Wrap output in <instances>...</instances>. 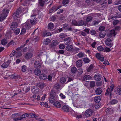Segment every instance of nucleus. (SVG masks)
Here are the masks:
<instances>
[{
  "label": "nucleus",
  "instance_id": "1",
  "mask_svg": "<svg viewBox=\"0 0 121 121\" xmlns=\"http://www.w3.org/2000/svg\"><path fill=\"white\" fill-rule=\"evenodd\" d=\"M36 19H32L30 20H27L25 24V27L26 29H29L31 26V25H32L36 23Z\"/></svg>",
  "mask_w": 121,
  "mask_h": 121
},
{
  "label": "nucleus",
  "instance_id": "2",
  "mask_svg": "<svg viewBox=\"0 0 121 121\" xmlns=\"http://www.w3.org/2000/svg\"><path fill=\"white\" fill-rule=\"evenodd\" d=\"M55 96L57 98L58 96L56 94L55 91L52 90L51 92L50 97L49 99V101L50 103H52L56 101V100L54 98Z\"/></svg>",
  "mask_w": 121,
  "mask_h": 121
},
{
  "label": "nucleus",
  "instance_id": "3",
  "mask_svg": "<svg viewBox=\"0 0 121 121\" xmlns=\"http://www.w3.org/2000/svg\"><path fill=\"white\" fill-rule=\"evenodd\" d=\"M2 13L0 16V22L5 19L9 11L7 9H4L2 10Z\"/></svg>",
  "mask_w": 121,
  "mask_h": 121
},
{
  "label": "nucleus",
  "instance_id": "4",
  "mask_svg": "<svg viewBox=\"0 0 121 121\" xmlns=\"http://www.w3.org/2000/svg\"><path fill=\"white\" fill-rule=\"evenodd\" d=\"M21 10H19L18 9L17 11L14 13L13 15V17L14 18V20L15 21L16 20V18L18 17V16L19 14L21 13Z\"/></svg>",
  "mask_w": 121,
  "mask_h": 121
},
{
  "label": "nucleus",
  "instance_id": "5",
  "mask_svg": "<svg viewBox=\"0 0 121 121\" xmlns=\"http://www.w3.org/2000/svg\"><path fill=\"white\" fill-rule=\"evenodd\" d=\"M92 111L91 109H88L85 111V115L86 117H88L92 115Z\"/></svg>",
  "mask_w": 121,
  "mask_h": 121
},
{
  "label": "nucleus",
  "instance_id": "6",
  "mask_svg": "<svg viewBox=\"0 0 121 121\" xmlns=\"http://www.w3.org/2000/svg\"><path fill=\"white\" fill-rule=\"evenodd\" d=\"M33 54L30 52H27L24 55L25 58L27 60L28 59L33 56Z\"/></svg>",
  "mask_w": 121,
  "mask_h": 121
},
{
  "label": "nucleus",
  "instance_id": "7",
  "mask_svg": "<svg viewBox=\"0 0 121 121\" xmlns=\"http://www.w3.org/2000/svg\"><path fill=\"white\" fill-rule=\"evenodd\" d=\"M18 26V24L17 22H14L12 23L11 26V29L14 30Z\"/></svg>",
  "mask_w": 121,
  "mask_h": 121
},
{
  "label": "nucleus",
  "instance_id": "8",
  "mask_svg": "<svg viewBox=\"0 0 121 121\" xmlns=\"http://www.w3.org/2000/svg\"><path fill=\"white\" fill-rule=\"evenodd\" d=\"M116 35L115 30H112L110 31L109 33L107 34V35L109 37H111L115 36Z\"/></svg>",
  "mask_w": 121,
  "mask_h": 121
},
{
  "label": "nucleus",
  "instance_id": "9",
  "mask_svg": "<svg viewBox=\"0 0 121 121\" xmlns=\"http://www.w3.org/2000/svg\"><path fill=\"white\" fill-rule=\"evenodd\" d=\"M93 15V14H91L88 15L86 19V21L87 22H89L93 20V17H92Z\"/></svg>",
  "mask_w": 121,
  "mask_h": 121
},
{
  "label": "nucleus",
  "instance_id": "10",
  "mask_svg": "<svg viewBox=\"0 0 121 121\" xmlns=\"http://www.w3.org/2000/svg\"><path fill=\"white\" fill-rule=\"evenodd\" d=\"M10 63L9 60H8L7 62H5L3 63L1 67L3 68H6L9 65Z\"/></svg>",
  "mask_w": 121,
  "mask_h": 121
},
{
  "label": "nucleus",
  "instance_id": "11",
  "mask_svg": "<svg viewBox=\"0 0 121 121\" xmlns=\"http://www.w3.org/2000/svg\"><path fill=\"white\" fill-rule=\"evenodd\" d=\"M64 41L65 44V45H69L71 43V40L69 37L66 38L64 39Z\"/></svg>",
  "mask_w": 121,
  "mask_h": 121
},
{
  "label": "nucleus",
  "instance_id": "12",
  "mask_svg": "<svg viewBox=\"0 0 121 121\" xmlns=\"http://www.w3.org/2000/svg\"><path fill=\"white\" fill-rule=\"evenodd\" d=\"M34 66L36 68H39L40 67L41 64L39 61H35L34 64Z\"/></svg>",
  "mask_w": 121,
  "mask_h": 121
},
{
  "label": "nucleus",
  "instance_id": "13",
  "mask_svg": "<svg viewBox=\"0 0 121 121\" xmlns=\"http://www.w3.org/2000/svg\"><path fill=\"white\" fill-rule=\"evenodd\" d=\"M76 66L78 67H80L82 65V60H78L76 62Z\"/></svg>",
  "mask_w": 121,
  "mask_h": 121
},
{
  "label": "nucleus",
  "instance_id": "14",
  "mask_svg": "<svg viewBox=\"0 0 121 121\" xmlns=\"http://www.w3.org/2000/svg\"><path fill=\"white\" fill-rule=\"evenodd\" d=\"M95 79L97 81H99L101 78V75L99 73L96 74L94 76Z\"/></svg>",
  "mask_w": 121,
  "mask_h": 121
},
{
  "label": "nucleus",
  "instance_id": "15",
  "mask_svg": "<svg viewBox=\"0 0 121 121\" xmlns=\"http://www.w3.org/2000/svg\"><path fill=\"white\" fill-rule=\"evenodd\" d=\"M58 42L56 40H53L52 43L50 44V46L52 48H54L58 44Z\"/></svg>",
  "mask_w": 121,
  "mask_h": 121
},
{
  "label": "nucleus",
  "instance_id": "16",
  "mask_svg": "<svg viewBox=\"0 0 121 121\" xmlns=\"http://www.w3.org/2000/svg\"><path fill=\"white\" fill-rule=\"evenodd\" d=\"M111 39L108 38L107 39L106 41L105 42V44L107 46H109L110 47L112 46V45L111 43H111Z\"/></svg>",
  "mask_w": 121,
  "mask_h": 121
},
{
  "label": "nucleus",
  "instance_id": "17",
  "mask_svg": "<svg viewBox=\"0 0 121 121\" xmlns=\"http://www.w3.org/2000/svg\"><path fill=\"white\" fill-rule=\"evenodd\" d=\"M37 86L41 89H42L46 86L45 84L42 82H39L37 84Z\"/></svg>",
  "mask_w": 121,
  "mask_h": 121
},
{
  "label": "nucleus",
  "instance_id": "18",
  "mask_svg": "<svg viewBox=\"0 0 121 121\" xmlns=\"http://www.w3.org/2000/svg\"><path fill=\"white\" fill-rule=\"evenodd\" d=\"M91 79V77L88 75H86L84 76L83 77V80L84 81L86 82H88L87 80L90 79Z\"/></svg>",
  "mask_w": 121,
  "mask_h": 121
},
{
  "label": "nucleus",
  "instance_id": "19",
  "mask_svg": "<svg viewBox=\"0 0 121 121\" xmlns=\"http://www.w3.org/2000/svg\"><path fill=\"white\" fill-rule=\"evenodd\" d=\"M116 94H121V87H117L115 89V91Z\"/></svg>",
  "mask_w": 121,
  "mask_h": 121
},
{
  "label": "nucleus",
  "instance_id": "20",
  "mask_svg": "<svg viewBox=\"0 0 121 121\" xmlns=\"http://www.w3.org/2000/svg\"><path fill=\"white\" fill-rule=\"evenodd\" d=\"M94 100L96 103H99L101 100L100 97L99 96H96L94 99Z\"/></svg>",
  "mask_w": 121,
  "mask_h": 121
},
{
  "label": "nucleus",
  "instance_id": "21",
  "mask_svg": "<svg viewBox=\"0 0 121 121\" xmlns=\"http://www.w3.org/2000/svg\"><path fill=\"white\" fill-rule=\"evenodd\" d=\"M66 49L67 51H72L73 49V47L71 45H68L66 47Z\"/></svg>",
  "mask_w": 121,
  "mask_h": 121
},
{
  "label": "nucleus",
  "instance_id": "22",
  "mask_svg": "<svg viewBox=\"0 0 121 121\" xmlns=\"http://www.w3.org/2000/svg\"><path fill=\"white\" fill-rule=\"evenodd\" d=\"M96 94L97 95L100 94L102 92V90L101 88H97L95 91Z\"/></svg>",
  "mask_w": 121,
  "mask_h": 121
},
{
  "label": "nucleus",
  "instance_id": "23",
  "mask_svg": "<svg viewBox=\"0 0 121 121\" xmlns=\"http://www.w3.org/2000/svg\"><path fill=\"white\" fill-rule=\"evenodd\" d=\"M54 106L58 108H60L61 106V105L60 102L56 101L53 104Z\"/></svg>",
  "mask_w": 121,
  "mask_h": 121
},
{
  "label": "nucleus",
  "instance_id": "24",
  "mask_svg": "<svg viewBox=\"0 0 121 121\" xmlns=\"http://www.w3.org/2000/svg\"><path fill=\"white\" fill-rule=\"evenodd\" d=\"M62 109L64 111L68 112L69 111V109L67 106L64 105L62 107Z\"/></svg>",
  "mask_w": 121,
  "mask_h": 121
},
{
  "label": "nucleus",
  "instance_id": "25",
  "mask_svg": "<svg viewBox=\"0 0 121 121\" xmlns=\"http://www.w3.org/2000/svg\"><path fill=\"white\" fill-rule=\"evenodd\" d=\"M40 79L42 80H44L46 79L47 77L46 75L44 74H42L39 76Z\"/></svg>",
  "mask_w": 121,
  "mask_h": 121
},
{
  "label": "nucleus",
  "instance_id": "26",
  "mask_svg": "<svg viewBox=\"0 0 121 121\" xmlns=\"http://www.w3.org/2000/svg\"><path fill=\"white\" fill-rule=\"evenodd\" d=\"M32 91L33 93L37 92L38 90V88L36 86H33L32 89Z\"/></svg>",
  "mask_w": 121,
  "mask_h": 121
},
{
  "label": "nucleus",
  "instance_id": "27",
  "mask_svg": "<svg viewBox=\"0 0 121 121\" xmlns=\"http://www.w3.org/2000/svg\"><path fill=\"white\" fill-rule=\"evenodd\" d=\"M78 73L77 75V76L78 77H79L83 73V70L81 68H80L78 70Z\"/></svg>",
  "mask_w": 121,
  "mask_h": 121
},
{
  "label": "nucleus",
  "instance_id": "28",
  "mask_svg": "<svg viewBox=\"0 0 121 121\" xmlns=\"http://www.w3.org/2000/svg\"><path fill=\"white\" fill-rule=\"evenodd\" d=\"M34 73L36 75H38L41 73V71L39 69H36L34 71Z\"/></svg>",
  "mask_w": 121,
  "mask_h": 121
},
{
  "label": "nucleus",
  "instance_id": "29",
  "mask_svg": "<svg viewBox=\"0 0 121 121\" xmlns=\"http://www.w3.org/2000/svg\"><path fill=\"white\" fill-rule=\"evenodd\" d=\"M48 29H51L54 28V25L53 23H50L48 24Z\"/></svg>",
  "mask_w": 121,
  "mask_h": 121
},
{
  "label": "nucleus",
  "instance_id": "30",
  "mask_svg": "<svg viewBox=\"0 0 121 121\" xmlns=\"http://www.w3.org/2000/svg\"><path fill=\"white\" fill-rule=\"evenodd\" d=\"M8 41L6 39H3L1 41V43L2 45H5L7 43Z\"/></svg>",
  "mask_w": 121,
  "mask_h": 121
},
{
  "label": "nucleus",
  "instance_id": "31",
  "mask_svg": "<svg viewBox=\"0 0 121 121\" xmlns=\"http://www.w3.org/2000/svg\"><path fill=\"white\" fill-rule=\"evenodd\" d=\"M84 24V22L82 20H80L77 22V26H80Z\"/></svg>",
  "mask_w": 121,
  "mask_h": 121
},
{
  "label": "nucleus",
  "instance_id": "32",
  "mask_svg": "<svg viewBox=\"0 0 121 121\" xmlns=\"http://www.w3.org/2000/svg\"><path fill=\"white\" fill-rule=\"evenodd\" d=\"M107 112L109 114L112 113L113 112V111L112 109L108 108L106 110Z\"/></svg>",
  "mask_w": 121,
  "mask_h": 121
},
{
  "label": "nucleus",
  "instance_id": "33",
  "mask_svg": "<svg viewBox=\"0 0 121 121\" xmlns=\"http://www.w3.org/2000/svg\"><path fill=\"white\" fill-rule=\"evenodd\" d=\"M116 18V16H110L109 17L108 19L109 22H112L113 21L114 18Z\"/></svg>",
  "mask_w": 121,
  "mask_h": 121
},
{
  "label": "nucleus",
  "instance_id": "34",
  "mask_svg": "<svg viewBox=\"0 0 121 121\" xmlns=\"http://www.w3.org/2000/svg\"><path fill=\"white\" fill-rule=\"evenodd\" d=\"M77 69L75 67H73L71 69V72L73 73H75L77 71Z\"/></svg>",
  "mask_w": 121,
  "mask_h": 121
},
{
  "label": "nucleus",
  "instance_id": "35",
  "mask_svg": "<svg viewBox=\"0 0 121 121\" xmlns=\"http://www.w3.org/2000/svg\"><path fill=\"white\" fill-rule=\"evenodd\" d=\"M106 34L105 33H100L99 35V36L100 38H104L105 35Z\"/></svg>",
  "mask_w": 121,
  "mask_h": 121
},
{
  "label": "nucleus",
  "instance_id": "36",
  "mask_svg": "<svg viewBox=\"0 0 121 121\" xmlns=\"http://www.w3.org/2000/svg\"><path fill=\"white\" fill-rule=\"evenodd\" d=\"M56 7L55 6H54L50 9L49 10V13H50L52 12L55 10H56Z\"/></svg>",
  "mask_w": 121,
  "mask_h": 121
},
{
  "label": "nucleus",
  "instance_id": "37",
  "mask_svg": "<svg viewBox=\"0 0 121 121\" xmlns=\"http://www.w3.org/2000/svg\"><path fill=\"white\" fill-rule=\"evenodd\" d=\"M119 22L118 20H117L116 19H113V21L112 22H113V25H115L117 24Z\"/></svg>",
  "mask_w": 121,
  "mask_h": 121
},
{
  "label": "nucleus",
  "instance_id": "38",
  "mask_svg": "<svg viewBox=\"0 0 121 121\" xmlns=\"http://www.w3.org/2000/svg\"><path fill=\"white\" fill-rule=\"evenodd\" d=\"M66 79L64 78H60V82L62 83H64L66 81Z\"/></svg>",
  "mask_w": 121,
  "mask_h": 121
},
{
  "label": "nucleus",
  "instance_id": "39",
  "mask_svg": "<svg viewBox=\"0 0 121 121\" xmlns=\"http://www.w3.org/2000/svg\"><path fill=\"white\" fill-rule=\"evenodd\" d=\"M60 87V85L58 83H56L54 85V88L56 89H59Z\"/></svg>",
  "mask_w": 121,
  "mask_h": 121
},
{
  "label": "nucleus",
  "instance_id": "40",
  "mask_svg": "<svg viewBox=\"0 0 121 121\" xmlns=\"http://www.w3.org/2000/svg\"><path fill=\"white\" fill-rule=\"evenodd\" d=\"M50 40L49 39H45L44 41V43L46 44H48V43L50 42Z\"/></svg>",
  "mask_w": 121,
  "mask_h": 121
},
{
  "label": "nucleus",
  "instance_id": "41",
  "mask_svg": "<svg viewBox=\"0 0 121 121\" xmlns=\"http://www.w3.org/2000/svg\"><path fill=\"white\" fill-rule=\"evenodd\" d=\"M83 61L85 63H88L90 62L89 59L87 58H84Z\"/></svg>",
  "mask_w": 121,
  "mask_h": 121
},
{
  "label": "nucleus",
  "instance_id": "42",
  "mask_svg": "<svg viewBox=\"0 0 121 121\" xmlns=\"http://www.w3.org/2000/svg\"><path fill=\"white\" fill-rule=\"evenodd\" d=\"M10 77L12 78H14L15 79L18 78L20 77L18 75H10Z\"/></svg>",
  "mask_w": 121,
  "mask_h": 121
},
{
  "label": "nucleus",
  "instance_id": "43",
  "mask_svg": "<svg viewBox=\"0 0 121 121\" xmlns=\"http://www.w3.org/2000/svg\"><path fill=\"white\" fill-rule=\"evenodd\" d=\"M22 71L23 72H25L26 70V67L25 65H23L22 66Z\"/></svg>",
  "mask_w": 121,
  "mask_h": 121
},
{
  "label": "nucleus",
  "instance_id": "44",
  "mask_svg": "<svg viewBox=\"0 0 121 121\" xmlns=\"http://www.w3.org/2000/svg\"><path fill=\"white\" fill-rule=\"evenodd\" d=\"M111 94V93H110V92H109V88H107L106 90V92L105 93V95L108 96V95L109 94L110 95V96Z\"/></svg>",
  "mask_w": 121,
  "mask_h": 121
},
{
  "label": "nucleus",
  "instance_id": "45",
  "mask_svg": "<svg viewBox=\"0 0 121 121\" xmlns=\"http://www.w3.org/2000/svg\"><path fill=\"white\" fill-rule=\"evenodd\" d=\"M95 82L94 81H91L90 82V86L91 87H94L95 85Z\"/></svg>",
  "mask_w": 121,
  "mask_h": 121
},
{
  "label": "nucleus",
  "instance_id": "46",
  "mask_svg": "<svg viewBox=\"0 0 121 121\" xmlns=\"http://www.w3.org/2000/svg\"><path fill=\"white\" fill-rule=\"evenodd\" d=\"M59 48L60 49H63L65 47V46L64 44H60L59 46Z\"/></svg>",
  "mask_w": 121,
  "mask_h": 121
},
{
  "label": "nucleus",
  "instance_id": "47",
  "mask_svg": "<svg viewBox=\"0 0 121 121\" xmlns=\"http://www.w3.org/2000/svg\"><path fill=\"white\" fill-rule=\"evenodd\" d=\"M45 2L43 1V0H41L39 1V3L41 6H43L44 5Z\"/></svg>",
  "mask_w": 121,
  "mask_h": 121
},
{
  "label": "nucleus",
  "instance_id": "48",
  "mask_svg": "<svg viewBox=\"0 0 121 121\" xmlns=\"http://www.w3.org/2000/svg\"><path fill=\"white\" fill-rule=\"evenodd\" d=\"M114 88V86L113 85H112L110 86L109 89V92H110V93H111V92L113 90Z\"/></svg>",
  "mask_w": 121,
  "mask_h": 121
},
{
  "label": "nucleus",
  "instance_id": "49",
  "mask_svg": "<svg viewBox=\"0 0 121 121\" xmlns=\"http://www.w3.org/2000/svg\"><path fill=\"white\" fill-rule=\"evenodd\" d=\"M97 49L99 51H102L104 50L103 48L101 46L98 47L97 48Z\"/></svg>",
  "mask_w": 121,
  "mask_h": 121
},
{
  "label": "nucleus",
  "instance_id": "50",
  "mask_svg": "<svg viewBox=\"0 0 121 121\" xmlns=\"http://www.w3.org/2000/svg\"><path fill=\"white\" fill-rule=\"evenodd\" d=\"M102 54H99L97 53L96 54V56L97 58H98L99 59L102 56Z\"/></svg>",
  "mask_w": 121,
  "mask_h": 121
},
{
  "label": "nucleus",
  "instance_id": "51",
  "mask_svg": "<svg viewBox=\"0 0 121 121\" xmlns=\"http://www.w3.org/2000/svg\"><path fill=\"white\" fill-rule=\"evenodd\" d=\"M72 24L74 26H77V22L75 20H73L72 22Z\"/></svg>",
  "mask_w": 121,
  "mask_h": 121
},
{
  "label": "nucleus",
  "instance_id": "52",
  "mask_svg": "<svg viewBox=\"0 0 121 121\" xmlns=\"http://www.w3.org/2000/svg\"><path fill=\"white\" fill-rule=\"evenodd\" d=\"M26 31L25 29L24 28H23L22 29L21 32L20 33V35H22L24 34Z\"/></svg>",
  "mask_w": 121,
  "mask_h": 121
},
{
  "label": "nucleus",
  "instance_id": "53",
  "mask_svg": "<svg viewBox=\"0 0 121 121\" xmlns=\"http://www.w3.org/2000/svg\"><path fill=\"white\" fill-rule=\"evenodd\" d=\"M90 32L92 35H94L96 33V31L95 30H91L90 31Z\"/></svg>",
  "mask_w": 121,
  "mask_h": 121
},
{
  "label": "nucleus",
  "instance_id": "54",
  "mask_svg": "<svg viewBox=\"0 0 121 121\" xmlns=\"http://www.w3.org/2000/svg\"><path fill=\"white\" fill-rule=\"evenodd\" d=\"M93 69V65L92 64L90 65L87 69V71L88 72H89L90 71Z\"/></svg>",
  "mask_w": 121,
  "mask_h": 121
},
{
  "label": "nucleus",
  "instance_id": "55",
  "mask_svg": "<svg viewBox=\"0 0 121 121\" xmlns=\"http://www.w3.org/2000/svg\"><path fill=\"white\" fill-rule=\"evenodd\" d=\"M117 102V100L114 99L112 100L111 102V103L112 104H114L116 103Z\"/></svg>",
  "mask_w": 121,
  "mask_h": 121
},
{
  "label": "nucleus",
  "instance_id": "56",
  "mask_svg": "<svg viewBox=\"0 0 121 121\" xmlns=\"http://www.w3.org/2000/svg\"><path fill=\"white\" fill-rule=\"evenodd\" d=\"M107 1L106 0L103 1L101 4V6L102 7L104 6L105 5L107 4Z\"/></svg>",
  "mask_w": 121,
  "mask_h": 121
},
{
  "label": "nucleus",
  "instance_id": "57",
  "mask_svg": "<svg viewBox=\"0 0 121 121\" xmlns=\"http://www.w3.org/2000/svg\"><path fill=\"white\" fill-rule=\"evenodd\" d=\"M116 18H120L121 17V13H117L116 16Z\"/></svg>",
  "mask_w": 121,
  "mask_h": 121
},
{
  "label": "nucleus",
  "instance_id": "58",
  "mask_svg": "<svg viewBox=\"0 0 121 121\" xmlns=\"http://www.w3.org/2000/svg\"><path fill=\"white\" fill-rule=\"evenodd\" d=\"M25 44H24L23 45H22L21 46L19 47L18 48L16 49L17 51H19L22 48H23L25 46Z\"/></svg>",
  "mask_w": 121,
  "mask_h": 121
},
{
  "label": "nucleus",
  "instance_id": "59",
  "mask_svg": "<svg viewBox=\"0 0 121 121\" xmlns=\"http://www.w3.org/2000/svg\"><path fill=\"white\" fill-rule=\"evenodd\" d=\"M105 27L104 26H100L99 28V30L100 31H104L105 29Z\"/></svg>",
  "mask_w": 121,
  "mask_h": 121
},
{
  "label": "nucleus",
  "instance_id": "60",
  "mask_svg": "<svg viewBox=\"0 0 121 121\" xmlns=\"http://www.w3.org/2000/svg\"><path fill=\"white\" fill-rule=\"evenodd\" d=\"M96 85L98 86H100L102 84V82L101 81L100 82H97L96 83Z\"/></svg>",
  "mask_w": 121,
  "mask_h": 121
},
{
  "label": "nucleus",
  "instance_id": "61",
  "mask_svg": "<svg viewBox=\"0 0 121 121\" xmlns=\"http://www.w3.org/2000/svg\"><path fill=\"white\" fill-rule=\"evenodd\" d=\"M20 30L18 28L15 31V33L16 34H18L20 32Z\"/></svg>",
  "mask_w": 121,
  "mask_h": 121
},
{
  "label": "nucleus",
  "instance_id": "62",
  "mask_svg": "<svg viewBox=\"0 0 121 121\" xmlns=\"http://www.w3.org/2000/svg\"><path fill=\"white\" fill-rule=\"evenodd\" d=\"M14 42L13 41H11L9 43H8V46H9L12 44L14 45Z\"/></svg>",
  "mask_w": 121,
  "mask_h": 121
},
{
  "label": "nucleus",
  "instance_id": "63",
  "mask_svg": "<svg viewBox=\"0 0 121 121\" xmlns=\"http://www.w3.org/2000/svg\"><path fill=\"white\" fill-rule=\"evenodd\" d=\"M80 58L84 56V54L82 53H78V55Z\"/></svg>",
  "mask_w": 121,
  "mask_h": 121
},
{
  "label": "nucleus",
  "instance_id": "64",
  "mask_svg": "<svg viewBox=\"0 0 121 121\" xmlns=\"http://www.w3.org/2000/svg\"><path fill=\"white\" fill-rule=\"evenodd\" d=\"M98 103H96L95 104V107L96 108H99L100 106V105Z\"/></svg>",
  "mask_w": 121,
  "mask_h": 121
}]
</instances>
